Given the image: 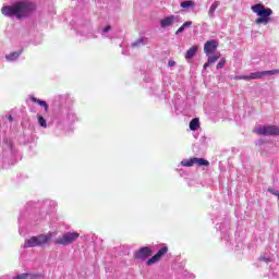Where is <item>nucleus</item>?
<instances>
[{
	"instance_id": "nucleus-16",
	"label": "nucleus",
	"mask_w": 279,
	"mask_h": 279,
	"mask_svg": "<svg viewBox=\"0 0 279 279\" xmlns=\"http://www.w3.org/2000/svg\"><path fill=\"white\" fill-rule=\"evenodd\" d=\"M23 53V50H20L19 52H11L10 54H7L5 58L9 61L17 60V58Z\"/></svg>"
},
{
	"instance_id": "nucleus-2",
	"label": "nucleus",
	"mask_w": 279,
	"mask_h": 279,
	"mask_svg": "<svg viewBox=\"0 0 279 279\" xmlns=\"http://www.w3.org/2000/svg\"><path fill=\"white\" fill-rule=\"evenodd\" d=\"M251 10L259 16L255 20V25H267L271 21L274 11L270 8H265L262 3H257L252 5Z\"/></svg>"
},
{
	"instance_id": "nucleus-13",
	"label": "nucleus",
	"mask_w": 279,
	"mask_h": 279,
	"mask_svg": "<svg viewBox=\"0 0 279 279\" xmlns=\"http://www.w3.org/2000/svg\"><path fill=\"white\" fill-rule=\"evenodd\" d=\"M31 101H33L34 104H38V106H41V108H44L45 112L49 111V105H47V101L45 100H40L34 96L29 97Z\"/></svg>"
},
{
	"instance_id": "nucleus-4",
	"label": "nucleus",
	"mask_w": 279,
	"mask_h": 279,
	"mask_svg": "<svg viewBox=\"0 0 279 279\" xmlns=\"http://www.w3.org/2000/svg\"><path fill=\"white\" fill-rule=\"evenodd\" d=\"M258 136H279L278 125H262L253 130Z\"/></svg>"
},
{
	"instance_id": "nucleus-25",
	"label": "nucleus",
	"mask_w": 279,
	"mask_h": 279,
	"mask_svg": "<svg viewBox=\"0 0 279 279\" xmlns=\"http://www.w3.org/2000/svg\"><path fill=\"white\" fill-rule=\"evenodd\" d=\"M268 192L271 193L272 195H275L276 197H278L279 199V192L274 190V189H268Z\"/></svg>"
},
{
	"instance_id": "nucleus-28",
	"label": "nucleus",
	"mask_w": 279,
	"mask_h": 279,
	"mask_svg": "<svg viewBox=\"0 0 279 279\" xmlns=\"http://www.w3.org/2000/svg\"><path fill=\"white\" fill-rule=\"evenodd\" d=\"M110 29H112V26L107 25V27H105L102 32L106 34V33L110 32Z\"/></svg>"
},
{
	"instance_id": "nucleus-22",
	"label": "nucleus",
	"mask_w": 279,
	"mask_h": 279,
	"mask_svg": "<svg viewBox=\"0 0 279 279\" xmlns=\"http://www.w3.org/2000/svg\"><path fill=\"white\" fill-rule=\"evenodd\" d=\"M27 278H29V274H22L15 277V279H27Z\"/></svg>"
},
{
	"instance_id": "nucleus-6",
	"label": "nucleus",
	"mask_w": 279,
	"mask_h": 279,
	"mask_svg": "<svg viewBox=\"0 0 279 279\" xmlns=\"http://www.w3.org/2000/svg\"><path fill=\"white\" fill-rule=\"evenodd\" d=\"M181 165L182 167H193V165H198V167H209L210 162L204 158L193 157L181 161Z\"/></svg>"
},
{
	"instance_id": "nucleus-14",
	"label": "nucleus",
	"mask_w": 279,
	"mask_h": 279,
	"mask_svg": "<svg viewBox=\"0 0 279 279\" xmlns=\"http://www.w3.org/2000/svg\"><path fill=\"white\" fill-rule=\"evenodd\" d=\"M219 5H221V2L219 1H215L210 8H209V11H208V16L210 19H215V11L217 10V8H219Z\"/></svg>"
},
{
	"instance_id": "nucleus-21",
	"label": "nucleus",
	"mask_w": 279,
	"mask_h": 279,
	"mask_svg": "<svg viewBox=\"0 0 279 279\" xmlns=\"http://www.w3.org/2000/svg\"><path fill=\"white\" fill-rule=\"evenodd\" d=\"M223 66H226V59H221L218 64L216 65V69H223Z\"/></svg>"
},
{
	"instance_id": "nucleus-23",
	"label": "nucleus",
	"mask_w": 279,
	"mask_h": 279,
	"mask_svg": "<svg viewBox=\"0 0 279 279\" xmlns=\"http://www.w3.org/2000/svg\"><path fill=\"white\" fill-rule=\"evenodd\" d=\"M193 25V22L187 21L185 23H183V25L181 26L183 29H186V27H191Z\"/></svg>"
},
{
	"instance_id": "nucleus-15",
	"label": "nucleus",
	"mask_w": 279,
	"mask_h": 279,
	"mask_svg": "<svg viewBox=\"0 0 279 279\" xmlns=\"http://www.w3.org/2000/svg\"><path fill=\"white\" fill-rule=\"evenodd\" d=\"M198 128H199V118H194L193 120H191L190 130H192V132H195Z\"/></svg>"
},
{
	"instance_id": "nucleus-11",
	"label": "nucleus",
	"mask_w": 279,
	"mask_h": 279,
	"mask_svg": "<svg viewBox=\"0 0 279 279\" xmlns=\"http://www.w3.org/2000/svg\"><path fill=\"white\" fill-rule=\"evenodd\" d=\"M199 51L198 46H192L185 53V60H193L195 58V54Z\"/></svg>"
},
{
	"instance_id": "nucleus-31",
	"label": "nucleus",
	"mask_w": 279,
	"mask_h": 279,
	"mask_svg": "<svg viewBox=\"0 0 279 279\" xmlns=\"http://www.w3.org/2000/svg\"><path fill=\"white\" fill-rule=\"evenodd\" d=\"M28 278H29V279L40 278V275H29Z\"/></svg>"
},
{
	"instance_id": "nucleus-20",
	"label": "nucleus",
	"mask_w": 279,
	"mask_h": 279,
	"mask_svg": "<svg viewBox=\"0 0 279 279\" xmlns=\"http://www.w3.org/2000/svg\"><path fill=\"white\" fill-rule=\"evenodd\" d=\"M278 73H279V70L263 71L262 76L263 75H278Z\"/></svg>"
},
{
	"instance_id": "nucleus-5",
	"label": "nucleus",
	"mask_w": 279,
	"mask_h": 279,
	"mask_svg": "<svg viewBox=\"0 0 279 279\" xmlns=\"http://www.w3.org/2000/svg\"><path fill=\"white\" fill-rule=\"evenodd\" d=\"M80 239V233L77 232H66L61 238L54 240L56 245H71Z\"/></svg>"
},
{
	"instance_id": "nucleus-17",
	"label": "nucleus",
	"mask_w": 279,
	"mask_h": 279,
	"mask_svg": "<svg viewBox=\"0 0 279 279\" xmlns=\"http://www.w3.org/2000/svg\"><path fill=\"white\" fill-rule=\"evenodd\" d=\"M181 8H183V10H189V8H195V1L193 0H186L181 2Z\"/></svg>"
},
{
	"instance_id": "nucleus-8",
	"label": "nucleus",
	"mask_w": 279,
	"mask_h": 279,
	"mask_svg": "<svg viewBox=\"0 0 279 279\" xmlns=\"http://www.w3.org/2000/svg\"><path fill=\"white\" fill-rule=\"evenodd\" d=\"M167 252H169V247L162 246L151 258H149L146 262V265L150 266V265H156V263H160V260H162V256H165Z\"/></svg>"
},
{
	"instance_id": "nucleus-12",
	"label": "nucleus",
	"mask_w": 279,
	"mask_h": 279,
	"mask_svg": "<svg viewBox=\"0 0 279 279\" xmlns=\"http://www.w3.org/2000/svg\"><path fill=\"white\" fill-rule=\"evenodd\" d=\"M219 58H221V53H216L214 56L208 57L207 62L203 65V69H208V66H210V64H215V62H217V60H219Z\"/></svg>"
},
{
	"instance_id": "nucleus-9",
	"label": "nucleus",
	"mask_w": 279,
	"mask_h": 279,
	"mask_svg": "<svg viewBox=\"0 0 279 279\" xmlns=\"http://www.w3.org/2000/svg\"><path fill=\"white\" fill-rule=\"evenodd\" d=\"M218 47H219V43H217V40L215 39L208 40L204 45V53H206V56H210V53H215V51H217Z\"/></svg>"
},
{
	"instance_id": "nucleus-29",
	"label": "nucleus",
	"mask_w": 279,
	"mask_h": 279,
	"mask_svg": "<svg viewBox=\"0 0 279 279\" xmlns=\"http://www.w3.org/2000/svg\"><path fill=\"white\" fill-rule=\"evenodd\" d=\"M182 32H184V28H183V26H180L178 28V31L175 32V35L178 36V34H182Z\"/></svg>"
},
{
	"instance_id": "nucleus-18",
	"label": "nucleus",
	"mask_w": 279,
	"mask_h": 279,
	"mask_svg": "<svg viewBox=\"0 0 279 279\" xmlns=\"http://www.w3.org/2000/svg\"><path fill=\"white\" fill-rule=\"evenodd\" d=\"M263 78V72H253L250 75H247V80H262Z\"/></svg>"
},
{
	"instance_id": "nucleus-10",
	"label": "nucleus",
	"mask_w": 279,
	"mask_h": 279,
	"mask_svg": "<svg viewBox=\"0 0 279 279\" xmlns=\"http://www.w3.org/2000/svg\"><path fill=\"white\" fill-rule=\"evenodd\" d=\"M175 15H170L160 21V27L165 29V27H171L173 23H175Z\"/></svg>"
},
{
	"instance_id": "nucleus-24",
	"label": "nucleus",
	"mask_w": 279,
	"mask_h": 279,
	"mask_svg": "<svg viewBox=\"0 0 279 279\" xmlns=\"http://www.w3.org/2000/svg\"><path fill=\"white\" fill-rule=\"evenodd\" d=\"M193 25V22L187 21L185 23H183V25L181 26L183 29H186V27H191Z\"/></svg>"
},
{
	"instance_id": "nucleus-26",
	"label": "nucleus",
	"mask_w": 279,
	"mask_h": 279,
	"mask_svg": "<svg viewBox=\"0 0 279 279\" xmlns=\"http://www.w3.org/2000/svg\"><path fill=\"white\" fill-rule=\"evenodd\" d=\"M143 45V39H138L137 41L132 44V47H141Z\"/></svg>"
},
{
	"instance_id": "nucleus-19",
	"label": "nucleus",
	"mask_w": 279,
	"mask_h": 279,
	"mask_svg": "<svg viewBox=\"0 0 279 279\" xmlns=\"http://www.w3.org/2000/svg\"><path fill=\"white\" fill-rule=\"evenodd\" d=\"M38 119V123L41 128H47V120H45V118L40 114L37 116Z\"/></svg>"
},
{
	"instance_id": "nucleus-27",
	"label": "nucleus",
	"mask_w": 279,
	"mask_h": 279,
	"mask_svg": "<svg viewBox=\"0 0 279 279\" xmlns=\"http://www.w3.org/2000/svg\"><path fill=\"white\" fill-rule=\"evenodd\" d=\"M235 80H246V81H248L247 75L236 76Z\"/></svg>"
},
{
	"instance_id": "nucleus-32",
	"label": "nucleus",
	"mask_w": 279,
	"mask_h": 279,
	"mask_svg": "<svg viewBox=\"0 0 279 279\" xmlns=\"http://www.w3.org/2000/svg\"><path fill=\"white\" fill-rule=\"evenodd\" d=\"M9 121H14V118L12 116H9Z\"/></svg>"
},
{
	"instance_id": "nucleus-7",
	"label": "nucleus",
	"mask_w": 279,
	"mask_h": 279,
	"mask_svg": "<svg viewBox=\"0 0 279 279\" xmlns=\"http://www.w3.org/2000/svg\"><path fill=\"white\" fill-rule=\"evenodd\" d=\"M151 254H154V251H151V247L144 246L135 252L134 258L136 260H147V258H149V256H151Z\"/></svg>"
},
{
	"instance_id": "nucleus-1",
	"label": "nucleus",
	"mask_w": 279,
	"mask_h": 279,
	"mask_svg": "<svg viewBox=\"0 0 279 279\" xmlns=\"http://www.w3.org/2000/svg\"><path fill=\"white\" fill-rule=\"evenodd\" d=\"M1 12L4 16H16L21 21V19H27L36 12V3L32 1H17L13 5L3 7Z\"/></svg>"
},
{
	"instance_id": "nucleus-3",
	"label": "nucleus",
	"mask_w": 279,
	"mask_h": 279,
	"mask_svg": "<svg viewBox=\"0 0 279 279\" xmlns=\"http://www.w3.org/2000/svg\"><path fill=\"white\" fill-rule=\"evenodd\" d=\"M53 239V233L49 232L48 234H39L36 236H32L26 240L24 243V247L27 250L29 247H41V245H47L49 241Z\"/></svg>"
},
{
	"instance_id": "nucleus-30",
	"label": "nucleus",
	"mask_w": 279,
	"mask_h": 279,
	"mask_svg": "<svg viewBox=\"0 0 279 279\" xmlns=\"http://www.w3.org/2000/svg\"><path fill=\"white\" fill-rule=\"evenodd\" d=\"M168 66H175V61L169 60L168 61Z\"/></svg>"
}]
</instances>
